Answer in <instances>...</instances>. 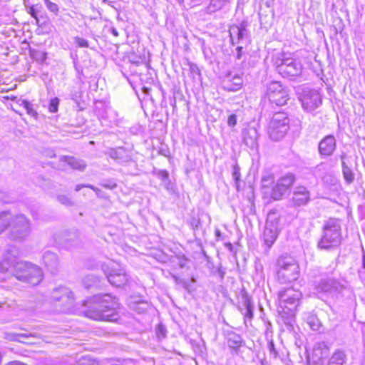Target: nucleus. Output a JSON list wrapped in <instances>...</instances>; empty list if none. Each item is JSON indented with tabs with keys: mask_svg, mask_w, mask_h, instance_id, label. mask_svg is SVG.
I'll list each match as a JSON object with an SVG mask.
<instances>
[{
	"mask_svg": "<svg viewBox=\"0 0 365 365\" xmlns=\"http://www.w3.org/2000/svg\"><path fill=\"white\" fill-rule=\"evenodd\" d=\"M85 317L97 321L114 322L118 319L120 303L108 294L95 295L83 302Z\"/></svg>",
	"mask_w": 365,
	"mask_h": 365,
	"instance_id": "nucleus-1",
	"label": "nucleus"
},
{
	"mask_svg": "<svg viewBox=\"0 0 365 365\" xmlns=\"http://www.w3.org/2000/svg\"><path fill=\"white\" fill-rule=\"evenodd\" d=\"M316 289L318 292H325L338 297L344 290H346V287L335 279L327 278L320 280Z\"/></svg>",
	"mask_w": 365,
	"mask_h": 365,
	"instance_id": "nucleus-12",
	"label": "nucleus"
},
{
	"mask_svg": "<svg viewBox=\"0 0 365 365\" xmlns=\"http://www.w3.org/2000/svg\"><path fill=\"white\" fill-rule=\"evenodd\" d=\"M102 186L106 188L113 189L116 187V185L115 183H113L112 185L108 184H102Z\"/></svg>",
	"mask_w": 365,
	"mask_h": 365,
	"instance_id": "nucleus-57",
	"label": "nucleus"
},
{
	"mask_svg": "<svg viewBox=\"0 0 365 365\" xmlns=\"http://www.w3.org/2000/svg\"><path fill=\"white\" fill-rule=\"evenodd\" d=\"M257 132L256 129L251 128L247 130L244 133V141L246 145L253 147L257 139Z\"/></svg>",
	"mask_w": 365,
	"mask_h": 365,
	"instance_id": "nucleus-30",
	"label": "nucleus"
},
{
	"mask_svg": "<svg viewBox=\"0 0 365 365\" xmlns=\"http://www.w3.org/2000/svg\"><path fill=\"white\" fill-rule=\"evenodd\" d=\"M242 75V73H232V72H230L227 76L225 88L227 90L232 91L239 90L243 83Z\"/></svg>",
	"mask_w": 365,
	"mask_h": 365,
	"instance_id": "nucleus-21",
	"label": "nucleus"
},
{
	"mask_svg": "<svg viewBox=\"0 0 365 365\" xmlns=\"http://www.w3.org/2000/svg\"><path fill=\"white\" fill-rule=\"evenodd\" d=\"M232 178L235 180L236 185L237 186V183L240 180V168L237 164H235L232 166Z\"/></svg>",
	"mask_w": 365,
	"mask_h": 365,
	"instance_id": "nucleus-38",
	"label": "nucleus"
},
{
	"mask_svg": "<svg viewBox=\"0 0 365 365\" xmlns=\"http://www.w3.org/2000/svg\"><path fill=\"white\" fill-rule=\"evenodd\" d=\"M275 120V126L276 127H285L286 130L289 129V120L287 118V115L283 112H277L274 113L271 119V120Z\"/></svg>",
	"mask_w": 365,
	"mask_h": 365,
	"instance_id": "nucleus-28",
	"label": "nucleus"
},
{
	"mask_svg": "<svg viewBox=\"0 0 365 365\" xmlns=\"http://www.w3.org/2000/svg\"><path fill=\"white\" fill-rule=\"evenodd\" d=\"M224 334L231 353L237 354L245 344L242 336L232 330L225 331Z\"/></svg>",
	"mask_w": 365,
	"mask_h": 365,
	"instance_id": "nucleus-20",
	"label": "nucleus"
},
{
	"mask_svg": "<svg viewBox=\"0 0 365 365\" xmlns=\"http://www.w3.org/2000/svg\"><path fill=\"white\" fill-rule=\"evenodd\" d=\"M157 335L158 338H165L166 336V328L162 324H159L156 329Z\"/></svg>",
	"mask_w": 365,
	"mask_h": 365,
	"instance_id": "nucleus-45",
	"label": "nucleus"
},
{
	"mask_svg": "<svg viewBox=\"0 0 365 365\" xmlns=\"http://www.w3.org/2000/svg\"><path fill=\"white\" fill-rule=\"evenodd\" d=\"M75 43L81 48H88L89 47V44L87 40L80 38V37H75L74 38Z\"/></svg>",
	"mask_w": 365,
	"mask_h": 365,
	"instance_id": "nucleus-44",
	"label": "nucleus"
},
{
	"mask_svg": "<svg viewBox=\"0 0 365 365\" xmlns=\"http://www.w3.org/2000/svg\"><path fill=\"white\" fill-rule=\"evenodd\" d=\"M224 1L230 4H231V1H232V0H224Z\"/></svg>",
	"mask_w": 365,
	"mask_h": 365,
	"instance_id": "nucleus-62",
	"label": "nucleus"
},
{
	"mask_svg": "<svg viewBox=\"0 0 365 365\" xmlns=\"http://www.w3.org/2000/svg\"><path fill=\"white\" fill-rule=\"evenodd\" d=\"M156 175L158 178L162 182L169 177V173L165 170H160L156 172Z\"/></svg>",
	"mask_w": 365,
	"mask_h": 365,
	"instance_id": "nucleus-46",
	"label": "nucleus"
},
{
	"mask_svg": "<svg viewBox=\"0 0 365 365\" xmlns=\"http://www.w3.org/2000/svg\"><path fill=\"white\" fill-rule=\"evenodd\" d=\"M180 4L183 2V0H177Z\"/></svg>",
	"mask_w": 365,
	"mask_h": 365,
	"instance_id": "nucleus-63",
	"label": "nucleus"
},
{
	"mask_svg": "<svg viewBox=\"0 0 365 365\" xmlns=\"http://www.w3.org/2000/svg\"><path fill=\"white\" fill-rule=\"evenodd\" d=\"M230 4L224 0H210L208 6L206 7L205 11L207 14H212L225 9Z\"/></svg>",
	"mask_w": 365,
	"mask_h": 365,
	"instance_id": "nucleus-27",
	"label": "nucleus"
},
{
	"mask_svg": "<svg viewBox=\"0 0 365 365\" xmlns=\"http://www.w3.org/2000/svg\"><path fill=\"white\" fill-rule=\"evenodd\" d=\"M362 365H365V356H364L362 360Z\"/></svg>",
	"mask_w": 365,
	"mask_h": 365,
	"instance_id": "nucleus-61",
	"label": "nucleus"
},
{
	"mask_svg": "<svg viewBox=\"0 0 365 365\" xmlns=\"http://www.w3.org/2000/svg\"><path fill=\"white\" fill-rule=\"evenodd\" d=\"M8 365H27V364L20 362V361H14L10 362Z\"/></svg>",
	"mask_w": 365,
	"mask_h": 365,
	"instance_id": "nucleus-56",
	"label": "nucleus"
},
{
	"mask_svg": "<svg viewBox=\"0 0 365 365\" xmlns=\"http://www.w3.org/2000/svg\"><path fill=\"white\" fill-rule=\"evenodd\" d=\"M108 154L111 158L119 161H125L128 157L125 149L122 147L110 149Z\"/></svg>",
	"mask_w": 365,
	"mask_h": 365,
	"instance_id": "nucleus-29",
	"label": "nucleus"
},
{
	"mask_svg": "<svg viewBox=\"0 0 365 365\" xmlns=\"http://www.w3.org/2000/svg\"><path fill=\"white\" fill-rule=\"evenodd\" d=\"M273 65L276 71L284 78H293L302 73V63L294 58L286 57L284 53H279L272 57Z\"/></svg>",
	"mask_w": 365,
	"mask_h": 365,
	"instance_id": "nucleus-5",
	"label": "nucleus"
},
{
	"mask_svg": "<svg viewBox=\"0 0 365 365\" xmlns=\"http://www.w3.org/2000/svg\"><path fill=\"white\" fill-rule=\"evenodd\" d=\"M306 321L312 330L318 331L319 329L321 322L316 315L308 313L306 317Z\"/></svg>",
	"mask_w": 365,
	"mask_h": 365,
	"instance_id": "nucleus-34",
	"label": "nucleus"
},
{
	"mask_svg": "<svg viewBox=\"0 0 365 365\" xmlns=\"http://www.w3.org/2000/svg\"><path fill=\"white\" fill-rule=\"evenodd\" d=\"M43 261L45 266L51 272L57 271L59 265V260L56 254L46 251L43 255Z\"/></svg>",
	"mask_w": 365,
	"mask_h": 365,
	"instance_id": "nucleus-23",
	"label": "nucleus"
},
{
	"mask_svg": "<svg viewBox=\"0 0 365 365\" xmlns=\"http://www.w3.org/2000/svg\"><path fill=\"white\" fill-rule=\"evenodd\" d=\"M9 270L16 279L32 285L38 284L43 279L41 269L28 262H16Z\"/></svg>",
	"mask_w": 365,
	"mask_h": 365,
	"instance_id": "nucleus-3",
	"label": "nucleus"
},
{
	"mask_svg": "<svg viewBox=\"0 0 365 365\" xmlns=\"http://www.w3.org/2000/svg\"><path fill=\"white\" fill-rule=\"evenodd\" d=\"M314 352L319 359H324L329 355V348L325 342H321L314 348Z\"/></svg>",
	"mask_w": 365,
	"mask_h": 365,
	"instance_id": "nucleus-33",
	"label": "nucleus"
},
{
	"mask_svg": "<svg viewBox=\"0 0 365 365\" xmlns=\"http://www.w3.org/2000/svg\"><path fill=\"white\" fill-rule=\"evenodd\" d=\"M237 123L236 115H231L228 118L227 123L230 126H234Z\"/></svg>",
	"mask_w": 365,
	"mask_h": 365,
	"instance_id": "nucleus-50",
	"label": "nucleus"
},
{
	"mask_svg": "<svg viewBox=\"0 0 365 365\" xmlns=\"http://www.w3.org/2000/svg\"><path fill=\"white\" fill-rule=\"evenodd\" d=\"M275 271L277 279L281 284L292 282L299 277V264L289 255H282L277 259Z\"/></svg>",
	"mask_w": 365,
	"mask_h": 365,
	"instance_id": "nucleus-4",
	"label": "nucleus"
},
{
	"mask_svg": "<svg viewBox=\"0 0 365 365\" xmlns=\"http://www.w3.org/2000/svg\"><path fill=\"white\" fill-rule=\"evenodd\" d=\"M60 103V100L58 97L52 98L49 101V103L48 106V110L51 113H55L58 110V106Z\"/></svg>",
	"mask_w": 365,
	"mask_h": 365,
	"instance_id": "nucleus-37",
	"label": "nucleus"
},
{
	"mask_svg": "<svg viewBox=\"0 0 365 365\" xmlns=\"http://www.w3.org/2000/svg\"><path fill=\"white\" fill-rule=\"evenodd\" d=\"M56 156V154L53 153L51 155V158H53V157H55Z\"/></svg>",
	"mask_w": 365,
	"mask_h": 365,
	"instance_id": "nucleus-64",
	"label": "nucleus"
},
{
	"mask_svg": "<svg viewBox=\"0 0 365 365\" xmlns=\"http://www.w3.org/2000/svg\"><path fill=\"white\" fill-rule=\"evenodd\" d=\"M362 268L365 269V250L362 248Z\"/></svg>",
	"mask_w": 365,
	"mask_h": 365,
	"instance_id": "nucleus-55",
	"label": "nucleus"
},
{
	"mask_svg": "<svg viewBox=\"0 0 365 365\" xmlns=\"http://www.w3.org/2000/svg\"><path fill=\"white\" fill-rule=\"evenodd\" d=\"M237 309L244 317L245 324L251 322L254 317V304L247 291L243 289L238 297Z\"/></svg>",
	"mask_w": 365,
	"mask_h": 365,
	"instance_id": "nucleus-13",
	"label": "nucleus"
},
{
	"mask_svg": "<svg viewBox=\"0 0 365 365\" xmlns=\"http://www.w3.org/2000/svg\"><path fill=\"white\" fill-rule=\"evenodd\" d=\"M76 365H95V361L88 356H83L78 359Z\"/></svg>",
	"mask_w": 365,
	"mask_h": 365,
	"instance_id": "nucleus-39",
	"label": "nucleus"
},
{
	"mask_svg": "<svg viewBox=\"0 0 365 365\" xmlns=\"http://www.w3.org/2000/svg\"><path fill=\"white\" fill-rule=\"evenodd\" d=\"M302 296V293L293 287L281 289L278 293V299L279 305L284 312H287L291 316H294L299 305Z\"/></svg>",
	"mask_w": 365,
	"mask_h": 365,
	"instance_id": "nucleus-7",
	"label": "nucleus"
},
{
	"mask_svg": "<svg viewBox=\"0 0 365 365\" xmlns=\"http://www.w3.org/2000/svg\"><path fill=\"white\" fill-rule=\"evenodd\" d=\"M19 255V250L15 245H9L6 246L3 260L0 264V269L2 272H8L13 264L16 262V258Z\"/></svg>",
	"mask_w": 365,
	"mask_h": 365,
	"instance_id": "nucleus-16",
	"label": "nucleus"
},
{
	"mask_svg": "<svg viewBox=\"0 0 365 365\" xmlns=\"http://www.w3.org/2000/svg\"><path fill=\"white\" fill-rule=\"evenodd\" d=\"M11 213L9 211L0 212V234L9 228Z\"/></svg>",
	"mask_w": 365,
	"mask_h": 365,
	"instance_id": "nucleus-31",
	"label": "nucleus"
},
{
	"mask_svg": "<svg viewBox=\"0 0 365 365\" xmlns=\"http://www.w3.org/2000/svg\"><path fill=\"white\" fill-rule=\"evenodd\" d=\"M108 281L113 286L120 287L125 285L128 282V278L126 274L122 270L113 271L109 273L107 276Z\"/></svg>",
	"mask_w": 365,
	"mask_h": 365,
	"instance_id": "nucleus-22",
	"label": "nucleus"
},
{
	"mask_svg": "<svg viewBox=\"0 0 365 365\" xmlns=\"http://www.w3.org/2000/svg\"><path fill=\"white\" fill-rule=\"evenodd\" d=\"M26 113L34 117V118H37L38 116V113L37 111L34 108V106L31 103V105H29L26 108Z\"/></svg>",
	"mask_w": 365,
	"mask_h": 365,
	"instance_id": "nucleus-48",
	"label": "nucleus"
},
{
	"mask_svg": "<svg viewBox=\"0 0 365 365\" xmlns=\"http://www.w3.org/2000/svg\"><path fill=\"white\" fill-rule=\"evenodd\" d=\"M98 282V278L93 274H88L83 280V284L86 289L97 286Z\"/></svg>",
	"mask_w": 365,
	"mask_h": 365,
	"instance_id": "nucleus-35",
	"label": "nucleus"
},
{
	"mask_svg": "<svg viewBox=\"0 0 365 365\" xmlns=\"http://www.w3.org/2000/svg\"><path fill=\"white\" fill-rule=\"evenodd\" d=\"M32 231L31 220L23 214L12 215L8 237L11 241L22 242L26 240Z\"/></svg>",
	"mask_w": 365,
	"mask_h": 365,
	"instance_id": "nucleus-6",
	"label": "nucleus"
},
{
	"mask_svg": "<svg viewBox=\"0 0 365 365\" xmlns=\"http://www.w3.org/2000/svg\"><path fill=\"white\" fill-rule=\"evenodd\" d=\"M311 199L309 190L304 186H297L294 188L292 202L294 206L300 207L307 205Z\"/></svg>",
	"mask_w": 365,
	"mask_h": 365,
	"instance_id": "nucleus-18",
	"label": "nucleus"
},
{
	"mask_svg": "<svg viewBox=\"0 0 365 365\" xmlns=\"http://www.w3.org/2000/svg\"><path fill=\"white\" fill-rule=\"evenodd\" d=\"M37 6L38 5H36V6H30L28 13L36 20V24L39 26H41L44 24V22H41V20L43 19L44 18L43 17V16H41L39 17L38 16L37 13L38 10L36 9Z\"/></svg>",
	"mask_w": 365,
	"mask_h": 365,
	"instance_id": "nucleus-36",
	"label": "nucleus"
},
{
	"mask_svg": "<svg viewBox=\"0 0 365 365\" xmlns=\"http://www.w3.org/2000/svg\"><path fill=\"white\" fill-rule=\"evenodd\" d=\"M275 120H271L269 124L268 134L269 138L274 141L282 140L286 135L287 130L284 126L279 128L275 126Z\"/></svg>",
	"mask_w": 365,
	"mask_h": 365,
	"instance_id": "nucleus-24",
	"label": "nucleus"
},
{
	"mask_svg": "<svg viewBox=\"0 0 365 365\" xmlns=\"http://www.w3.org/2000/svg\"><path fill=\"white\" fill-rule=\"evenodd\" d=\"M47 9L52 13L57 14L58 11V6L56 4L51 2L50 0H43Z\"/></svg>",
	"mask_w": 365,
	"mask_h": 365,
	"instance_id": "nucleus-40",
	"label": "nucleus"
},
{
	"mask_svg": "<svg viewBox=\"0 0 365 365\" xmlns=\"http://www.w3.org/2000/svg\"><path fill=\"white\" fill-rule=\"evenodd\" d=\"M279 219L275 213L268 214L262 235V240L268 250L273 245L279 233Z\"/></svg>",
	"mask_w": 365,
	"mask_h": 365,
	"instance_id": "nucleus-9",
	"label": "nucleus"
},
{
	"mask_svg": "<svg viewBox=\"0 0 365 365\" xmlns=\"http://www.w3.org/2000/svg\"><path fill=\"white\" fill-rule=\"evenodd\" d=\"M215 235H216V236H217V237H220V236H221V232H220V230H216V232H215Z\"/></svg>",
	"mask_w": 365,
	"mask_h": 365,
	"instance_id": "nucleus-60",
	"label": "nucleus"
},
{
	"mask_svg": "<svg viewBox=\"0 0 365 365\" xmlns=\"http://www.w3.org/2000/svg\"><path fill=\"white\" fill-rule=\"evenodd\" d=\"M51 299L55 302H61L63 310L70 309L73 302V294L66 287H59L52 292Z\"/></svg>",
	"mask_w": 365,
	"mask_h": 365,
	"instance_id": "nucleus-14",
	"label": "nucleus"
},
{
	"mask_svg": "<svg viewBox=\"0 0 365 365\" xmlns=\"http://www.w3.org/2000/svg\"><path fill=\"white\" fill-rule=\"evenodd\" d=\"M247 22L242 21L240 25L233 24L229 28V35L232 45L245 44L250 43V33L247 29Z\"/></svg>",
	"mask_w": 365,
	"mask_h": 365,
	"instance_id": "nucleus-10",
	"label": "nucleus"
},
{
	"mask_svg": "<svg viewBox=\"0 0 365 365\" xmlns=\"http://www.w3.org/2000/svg\"><path fill=\"white\" fill-rule=\"evenodd\" d=\"M265 95L272 103H274L278 106L287 104V101L289 99L287 88L279 81H272L268 83Z\"/></svg>",
	"mask_w": 365,
	"mask_h": 365,
	"instance_id": "nucleus-8",
	"label": "nucleus"
},
{
	"mask_svg": "<svg viewBox=\"0 0 365 365\" xmlns=\"http://www.w3.org/2000/svg\"><path fill=\"white\" fill-rule=\"evenodd\" d=\"M244 44H240V46H238L235 51V58L237 60H240L242 58V57L247 53L246 49L245 48Z\"/></svg>",
	"mask_w": 365,
	"mask_h": 365,
	"instance_id": "nucleus-42",
	"label": "nucleus"
},
{
	"mask_svg": "<svg viewBox=\"0 0 365 365\" xmlns=\"http://www.w3.org/2000/svg\"><path fill=\"white\" fill-rule=\"evenodd\" d=\"M190 69L192 70V71H195V69L197 70V67L196 66L195 64L190 63Z\"/></svg>",
	"mask_w": 365,
	"mask_h": 365,
	"instance_id": "nucleus-58",
	"label": "nucleus"
},
{
	"mask_svg": "<svg viewBox=\"0 0 365 365\" xmlns=\"http://www.w3.org/2000/svg\"><path fill=\"white\" fill-rule=\"evenodd\" d=\"M216 273L218 274L220 279L222 280L226 273V268L223 267L221 264L217 267Z\"/></svg>",
	"mask_w": 365,
	"mask_h": 365,
	"instance_id": "nucleus-49",
	"label": "nucleus"
},
{
	"mask_svg": "<svg viewBox=\"0 0 365 365\" xmlns=\"http://www.w3.org/2000/svg\"><path fill=\"white\" fill-rule=\"evenodd\" d=\"M34 336L33 334H16L13 332H4V338L9 341H16L19 342H24L21 339H29L30 337Z\"/></svg>",
	"mask_w": 365,
	"mask_h": 365,
	"instance_id": "nucleus-32",
	"label": "nucleus"
},
{
	"mask_svg": "<svg viewBox=\"0 0 365 365\" xmlns=\"http://www.w3.org/2000/svg\"><path fill=\"white\" fill-rule=\"evenodd\" d=\"M303 108L308 112L314 111L322 104V98L317 91H304L301 98Z\"/></svg>",
	"mask_w": 365,
	"mask_h": 365,
	"instance_id": "nucleus-15",
	"label": "nucleus"
},
{
	"mask_svg": "<svg viewBox=\"0 0 365 365\" xmlns=\"http://www.w3.org/2000/svg\"><path fill=\"white\" fill-rule=\"evenodd\" d=\"M58 200L62 204L66 206H71L73 205V201L65 195H59L57 196Z\"/></svg>",
	"mask_w": 365,
	"mask_h": 365,
	"instance_id": "nucleus-41",
	"label": "nucleus"
},
{
	"mask_svg": "<svg viewBox=\"0 0 365 365\" xmlns=\"http://www.w3.org/2000/svg\"><path fill=\"white\" fill-rule=\"evenodd\" d=\"M272 180H273V178L272 175L264 176L262 179L263 182H269V183L272 182Z\"/></svg>",
	"mask_w": 365,
	"mask_h": 365,
	"instance_id": "nucleus-53",
	"label": "nucleus"
},
{
	"mask_svg": "<svg viewBox=\"0 0 365 365\" xmlns=\"http://www.w3.org/2000/svg\"><path fill=\"white\" fill-rule=\"evenodd\" d=\"M161 185L166 189L168 192H173L175 189V185L171 182L170 179L168 178H166L164 181L161 182Z\"/></svg>",
	"mask_w": 365,
	"mask_h": 365,
	"instance_id": "nucleus-43",
	"label": "nucleus"
},
{
	"mask_svg": "<svg viewBox=\"0 0 365 365\" xmlns=\"http://www.w3.org/2000/svg\"><path fill=\"white\" fill-rule=\"evenodd\" d=\"M336 149V140L333 135H327L319 143L318 151L322 157L331 156Z\"/></svg>",
	"mask_w": 365,
	"mask_h": 365,
	"instance_id": "nucleus-17",
	"label": "nucleus"
},
{
	"mask_svg": "<svg viewBox=\"0 0 365 365\" xmlns=\"http://www.w3.org/2000/svg\"><path fill=\"white\" fill-rule=\"evenodd\" d=\"M19 105L23 106L26 109L29 105H31V103L29 102L27 100L23 99L19 101Z\"/></svg>",
	"mask_w": 365,
	"mask_h": 365,
	"instance_id": "nucleus-52",
	"label": "nucleus"
},
{
	"mask_svg": "<svg viewBox=\"0 0 365 365\" xmlns=\"http://www.w3.org/2000/svg\"><path fill=\"white\" fill-rule=\"evenodd\" d=\"M342 240L340 221L330 218L323 225L322 235L318 247L322 250H330L340 245Z\"/></svg>",
	"mask_w": 365,
	"mask_h": 365,
	"instance_id": "nucleus-2",
	"label": "nucleus"
},
{
	"mask_svg": "<svg viewBox=\"0 0 365 365\" xmlns=\"http://www.w3.org/2000/svg\"><path fill=\"white\" fill-rule=\"evenodd\" d=\"M87 187L91 188V190L95 191L98 196H101V190L100 189H98V187H96L95 186H93L92 185H88Z\"/></svg>",
	"mask_w": 365,
	"mask_h": 365,
	"instance_id": "nucleus-51",
	"label": "nucleus"
},
{
	"mask_svg": "<svg viewBox=\"0 0 365 365\" xmlns=\"http://www.w3.org/2000/svg\"><path fill=\"white\" fill-rule=\"evenodd\" d=\"M268 349L269 354L273 356L274 358H277L278 356V352L274 346L273 341H271L268 344Z\"/></svg>",
	"mask_w": 365,
	"mask_h": 365,
	"instance_id": "nucleus-47",
	"label": "nucleus"
},
{
	"mask_svg": "<svg viewBox=\"0 0 365 365\" xmlns=\"http://www.w3.org/2000/svg\"><path fill=\"white\" fill-rule=\"evenodd\" d=\"M112 34L115 36H118V31L115 29H112Z\"/></svg>",
	"mask_w": 365,
	"mask_h": 365,
	"instance_id": "nucleus-59",
	"label": "nucleus"
},
{
	"mask_svg": "<svg viewBox=\"0 0 365 365\" xmlns=\"http://www.w3.org/2000/svg\"><path fill=\"white\" fill-rule=\"evenodd\" d=\"M340 160L341 163V171L344 179L346 184L350 185L354 182L355 180V174L352 169V165L350 161V158L346 153H341L340 155Z\"/></svg>",
	"mask_w": 365,
	"mask_h": 365,
	"instance_id": "nucleus-19",
	"label": "nucleus"
},
{
	"mask_svg": "<svg viewBox=\"0 0 365 365\" xmlns=\"http://www.w3.org/2000/svg\"><path fill=\"white\" fill-rule=\"evenodd\" d=\"M88 184H79V185H77L75 187V190L76 192H78L80 191L83 187H87V185Z\"/></svg>",
	"mask_w": 365,
	"mask_h": 365,
	"instance_id": "nucleus-54",
	"label": "nucleus"
},
{
	"mask_svg": "<svg viewBox=\"0 0 365 365\" xmlns=\"http://www.w3.org/2000/svg\"><path fill=\"white\" fill-rule=\"evenodd\" d=\"M60 160L67 163L73 170L83 171L86 168V163L84 160L76 159L74 157L63 155L61 157Z\"/></svg>",
	"mask_w": 365,
	"mask_h": 365,
	"instance_id": "nucleus-25",
	"label": "nucleus"
},
{
	"mask_svg": "<svg viewBox=\"0 0 365 365\" xmlns=\"http://www.w3.org/2000/svg\"><path fill=\"white\" fill-rule=\"evenodd\" d=\"M346 354L341 349L336 350L329 358L327 365H344L346 362Z\"/></svg>",
	"mask_w": 365,
	"mask_h": 365,
	"instance_id": "nucleus-26",
	"label": "nucleus"
},
{
	"mask_svg": "<svg viewBox=\"0 0 365 365\" xmlns=\"http://www.w3.org/2000/svg\"><path fill=\"white\" fill-rule=\"evenodd\" d=\"M295 181V177L292 173H287L280 178L272 189V197L275 200L282 199L289 193L290 187Z\"/></svg>",
	"mask_w": 365,
	"mask_h": 365,
	"instance_id": "nucleus-11",
	"label": "nucleus"
}]
</instances>
